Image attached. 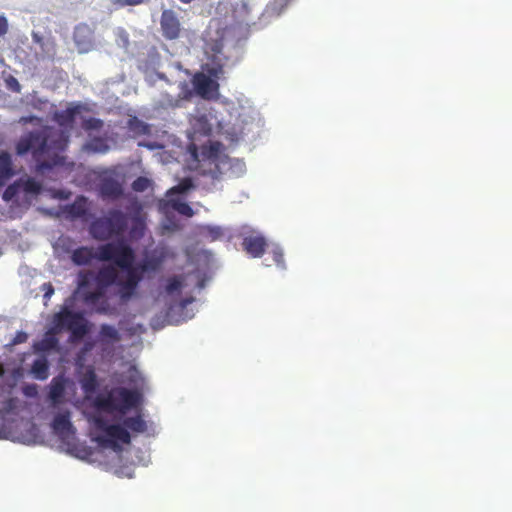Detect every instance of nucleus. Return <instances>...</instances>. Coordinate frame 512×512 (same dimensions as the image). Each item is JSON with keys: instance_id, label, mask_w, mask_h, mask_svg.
<instances>
[{"instance_id": "f257e3e1", "label": "nucleus", "mask_w": 512, "mask_h": 512, "mask_svg": "<svg viewBox=\"0 0 512 512\" xmlns=\"http://www.w3.org/2000/svg\"><path fill=\"white\" fill-rule=\"evenodd\" d=\"M69 137L61 129L43 126L23 135L16 143L15 150L19 156L31 153L36 162V171L44 172L61 165V153L68 145Z\"/></svg>"}, {"instance_id": "f03ea898", "label": "nucleus", "mask_w": 512, "mask_h": 512, "mask_svg": "<svg viewBox=\"0 0 512 512\" xmlns=\"http://www.w3.org/2000/svg\"><path fill=\"white\" fill-rule=\"evenodd\" d=\"M128 256L130 251L126 248V242L121 240L99 245L96 250L88 246L78 247L72 251L71 261L77 266L89 265L94 259L102 262L112 261L117 266H125Z\"/></svg>"}, {"instance_id": "7ed1b4c3", "label": "nucleus", "mask_w": 512, "mask_h": 512, "mask_svg": "<svg viewBox=\"0 0 512 512\" xmlns=\"http://www.w3.org/2000/svg\"><path fill=\"white\" fill-rule=\"evenodd\" d=\"M127 228V215L120 209H110L106 216L96 218L90 223L89 233L95 240L108 241L122 236Z\"/></svg>"}, {"instance_id": "20e7f679", "label": "nucleus", "mask_w": 512, "mask_h": 512, "mask_svg": "<svg viewBox=\"0 0 512 512\" xmlns=\"http://www.w3.org/2000/svg\"><path fill=\"white\" fill-rule=\"evenodd\" d=\"M141 398V393L137 390L117 387L111 389L106 395L98 396L95 399V406L108 413L126 414L140 404Z\"/></svg>"}, {"instance_id": "39448f33", "label": "nucleus", "mask_w": 512, "mask_h": 512, "mask_svg": "<svg viewBox=\"0 0 512 512\" xmlns=\"http://www.w3.org/2000/svg\"><path fill=\"white\" fill-rule=\"evenodd\" d=\"M126 248L130 251V256L127 257V265L117 266L126 274L125 279H118L116 286L118 287L117 294L122 302L129 301L135 294L139 283L143 278V272L148 267L146 264L134 266L135 252L132 247L126 243Z\"/></svg>"}, {"instance_id": "423d86ee", "label": "nucleus", "mask_w": 512, "mask_h": 512, "mask_svg": "<svg viewBox=\"0 0 512 512\" xmlns=\"http://www.w3.org/2000/svg\"><path fill=\"white\" fill-rule=\"evenodd\" d=\"M90 421L96 430L104 433V435H98L94 438L100 446L116 449L118 447L117 441L124 444L131 442L130 434L125 427L119 424H109L108 421L100 415L93 416Z\"/></svg>"}, {"instance_id": "0eeeda50", "label": "nucleus", "mask_w": 512, "mask_h": 512, "mask_svg": "<svg viewBox=\"0 0 512 512\" xmlns=\"http://www.w3.org/2000/svg\"><path fill=\"white\" fill-rule=\"evenodd\" d=\"M107 286L96 284L93 291H83L82 301L87 305L94 307V311L98 314H111L112 309L106 297Z\"/></svg>"}, {"instance_id": "6e6552de", "label": "nucleus", "mask_w": 512, "mask_h": 512, "mask_svg": "<svg viewBox=\"0 0 512 512\" xmlns=\"http://www.w3.org/2000/svg\"><path fill=\"white\" fill-rule=\"evenodd\" d=\"M162 36L167 40H175L180 37L182 25L178 14L172 9H164L160 17Z\"/></svg>"}, {"instance_id": "1a4fd4ad", "label": "nucleus", "mask_w": 512, "mask_h": 512, "mask_svg": "<svg viewBox=\"0 0 512 512\" xmlns=\"http://www.w3.org/2000/svg\"><path fill=\"white\" fill-rule=\"evenodd\" d=\"M98 191L103 200L115 201L124 195L123 184L111 175H104L100 178Z\"/></svg>"}, {"instance_id": "9d476101", "label": "nucleus", "mask_w": 512, "mask_h": 512, "mask_svg": "<svg viewBox=\"0 0 512 512\" xmlns=\"http://www.w3.org/2000/svg\"><path fill=\"white\" fill-rule=\"evenodd\" d=\"M73 38L79 53H87L94 47V31L88 24L77 25Z\"/></svg>"}, {"instance_id": "9b49d317", "label": "nucleus", "mask_w": 512, "mask_h": 512, "mask_svg": "<svg viewBox=\"0 0 512 512\" xmlns=\"http://www.w3.org/2000/svg\"><path fill=\"white\" fill-rule=\"evenodd\" d=\"M243 250L252 258H260L265 253L267 241L261 234H251L242 240Z\"/></svg>"}, {"instance_id": "f8f14e48", "label": "nucleus", "mask_w": 512, "mask_h": 512, "mask_svg": "<svg viewBox=\"0 0 512 512\" xmlns=\"http://www.w3.org/2000/svg\"><path fill=\"white\" fill-rule=\"evenodd\" d=\"M69 379L63 374L57 375L52 378L49 384L48 398L52 406L56 407L64 402L65 392Z\"/></svg>"}, {"instance_id": "ddd939ff", "label": "nucleus", "mask_w": 512, "mask_h": 512, "mask_svg": "<svg viewBox=\"0 0 512 512\" xmlns=\"http://www.w3.org/2000/svg\"><path fill=\"white\" fill-rule=\"evenodd\" d=\"M195 92L204 99H210L218 84L204 73H196L192 80Z\"/></svg>"}, {"instance_id": "4468645a", "label": "nucleus", "mask_w": 512, "mask_h": 512, "mask_svg": "<svg viewBox=\"0 0 512 512\" xmlns=\"http://www.w3.org/2000/svg\"><path fill=\"white\" fill-rule=\"evenodd\" d=\"M70 416V411L66 410L57 414L52 421L53 431L59 438L63 440L67 436L75 434V428L70 421Z\"/></svg>"}, {"instance_id": "2eb2a0df", "label": "nucleus", "mask_w": 512, "mask_h": 512, "mask_svg": "<svg viewBox=\"0 0 512 512\" xmlns=\"http://www.w3.org/2000/svg\"><path fill=\"white\" fill-rule=\"evenodd\" d=\"M94 279L96 284H99L101 286L110 287L112 285H116L119 279L117 265H103L96 272Z\"/></svg>"}, {"instance_id": "dca6fc26", "label": "nucleus", "mask_w": 512, "mask_h": 512, "mask_svg": "<svg viewBox=\"0 0 512 512\" xmlns=\"http://www.w3.org/2000/svg\"><path fill=\"white\" fill-rule=\"evenodd\" d=\"M134 213L131 217V228H130V236L133 239H140L144 236L146 224L145 219L142 216V206L135 201L133 203Z\"/></svg>"}, {"instance_id": "f3484780", "label": "nucleus", "mask_w": 512, "mask_h": 512, "mask_svg": "<svg viewBox=\"0 0 512 512\" xmlns=\"http://www.w3.org/2000/svg\"><path fill=\"white\" fill-rule=\"evenodd\" d=\"M68 330L74 339L83 338L89 331L88 322L83 313L72 311L70 321L68 323Z\"/></svg>"}, {"instance_id": "a211bd4d", "label": "nucleus", "mask_w": 512, "mask_h": 512, "mask_svg": "<svg viewBox=\"0 0 512 512\" xmlns=\"http://www.w3.org/2000/svg\"><path fill=\"white\" fill-rule=\"evenodd\" d=\"M85 109L84 105L77 103L70 105L67 109L54 114L55 121L63 127H71L75 118Z\"/></svg>"}, {"instance_id": "6ab92c4d", "label": "nucleus", "mask_w": 512, "mask_h": 512, "mask_svg": "<svg viewBox=\"0 0 512 512\" xmlns=\"http://www.w3.org/2000/svg\"><path fill=\"white\" fill-rule=\"evenodd\" d=\"M16 174L13 167L11 155L6 151L0 152V187L6 183Z\"/></svg>"}, {"instance_id": "aec40b11", "label": "nucleus", "mask_w": 512, "mask_h": 512, "mask_svg": "<svg viewBox=\"0 0 512 512\" xmlns=\"http://www.w3.org/2000/svg\"><path fill=\"white\" fill-rule=\"evenodd\" d=\"M57 331L51 329L48 331L42 340L36 342L33 347L36 352H49L55 350L58 347L59 341L55 336Z\"/></svg>"}, {"instance_id": "412c9836", "label": "nucleus", "mask_w": 512, "mask_h": 512, "mask_svg": "<svg viewBox=\"0 0 512 512\" xmlns=\"http://www.w3.org/2000/svg\"><path fill=\"white\" fill-rule=\"evenodd\" d=\"M66 213L72 218H83L88 213L87 199L84 196L77 199L66 207Z\"/></svg>"}, {"instance_id": "4be33fe9", "label": "nucleus", "mask_w": 512, "mask_h": 512, "mask_svg": "<svg viewBox=\"0 0 512 512\" xmlns=\"http://www.w3.org/2000/svg\"><path fill=\"white\" fill-rule=\"evenodd\" d=\"M81 388L87 394L94 393L98 388V380L95 371L88 369L80 379Z\"/></svg>"}, {"instance_id": "5701e85b", "label": "nucleus", "mask_w": 512, "mask_h": 512, "mask_svg": "<svg viewBox=\"0 0 512 512\" xmlns=\"http://www.w3.org/2000/svg\"><path fill=\"white\" fill-rule=\"evenodd\" d=\"M72 311L69 310L67 307H64L61 311L57 312L53 316V330L55 331H61L63 329L68 330V323L71 318Z\"/></svg>"}, {"instance_id": "b1692460", "label": "nucleus", "mask_w": 512, "mask_h": 512, "mask_svg": "<svg viewBox=\"0 0 512 512\" xmlns=\"http://www.w3.org/2000/svg\"><path fill=\"white\" fill-rule=\"evenodd\" d=\"M99 337L101 342L106 343H115L121 340L119 331L109 324H102L100 326Z\"/></svg>"}, {"instance_id": "393cba45", "label": "nucleus", "mask_w": 512, "mask_h": 512, "mask_svg": "<svg viewBox=\"0 0 512 512\" xmlns=\"http://www.w3.org/2000/svg\"><path fill=\"white\" fill-rule=\"evenodd\" d=\"M123 425L125 428L136 433H144L147 430L146 421L141 415L125 418L123 420Z\"/></svg>"}, {"instance_id": "a878e982", "label": "nucleus", "mask_w": 512, "mask_h": 512, "mask_svg": "<svg viewBox=\"0 0 512 512\" xmlns=\"http://www.w3.org/2000/svg\"><path fill=\"white\" fill-rule=\"evenodd\" d=\"M88 152L104 154L109 151V145L106 139L102 137H94L85 144Z\"/></svg>"}, {"instance_id": "bb28decb", "label": "nucleus", "mask_w": 512, "mask_h": 512, "mask_svg": "<svg viewBox=\"0 0 512 512\" xmlns=\"http://www.w3.org/2000/svg\"><path fill=\"white\" fill-rule=\"evenodd\" d=\"M20 187L27 194L38 195L42 191V184L32 177L20 178Z\"/></svg>"}, {"instance_id": "cd10ccee", "label": "nucleus", "mask_w": 512, "mask_h": 512, "mask_svg": "<svg viewBox=\"0 0 512 512\" xmlns=\"http://www.w3.org/2000/svg\"><path fill=\"white\" fill-rule=\"evenodd\" d=\"M49 366L45 359H37L33 362L31 372L38 380H45L48 378Z\"/></svg>"}, {"instance_id": "c85d7f7f", "label": "nucleus", "mask_w": 512, "mask_h": 512, "mask_svg": "<svg viewBox=\"0 0 512 512\" xmlns=\"http://www.w3.org/2000/svg\"><path fill=\"white\" fill-rule=\"evenodd\" d=\"M183 287H184V277L183 276H172L167 279L165 291L167 294L171 295L175 292H180Z\"/></svg>"}, {"instance_id": "c756f323", "label": "nucleus", "mask_w": 512, "mask_h": 512, "mask_svg": "<svg viewBox=\"0 0 512 512\" xmlns=\"http://www.w3.org/2000/svg\"><path fill=\"white\" fill-rule=\"evenodd\" d=\"M169 203L171 207L181 215H184L186 217H192L194 215L193 209L186 202H182L179 200H170Z\"/></svg>"}, {"instance_id": "7c9ffc66", "label": "nucleus", "mask_w": 512, "mask_h": 512, "mask_svg": "<svg viewBox=\"0 0 512 512\" xmlns=\"http://www.w3.org/2000/svg\"><path fill=\"white\" fill-rule=\"evenodd\" d=\"M152 184L153 182L151 179L145 176H139L132 182L131 188L133 191L141 193L149 189L152 186Z\"/></svg>"}, {"instance_id": "2f4dec72", "label": "nucleus", "mask_w": 512, "mask_h": 512, "mask_svg": "<svg viewBox=\"0 0 512 512\" xmlns=\"http://www.w3.org/2000/svg\"><path fill=\"white\" fill-rule=\"evenodd\" d=\"M103 125V121L95 117H89L87 119H84L82 122V128L87 132L99 131L102 129Z\"/></svg>"}, {"instance_id": "473e14b6", "label": "nucleus", "mask_w": 512, "mask_h": 512, "mask_svg": "<svg viewBox=\"0 0 512 512\" xmlns=\"http://www.w3.org/2000/svg\"><path fill=\"white\" fill-rule=\"evenodd\" d=\"M192 187H194L192 179L191 178H184L176 186L172 187L168 191V194H175V193L181 194V193H185L189 189H191Z\"/></svg>"}, {"instance_id": "72a5a7b5", "label": "nucleus", "mask_w": 512, "mask_h": 512, "mask_svg": "<svg viewBox=\"0 0 512 512\" xmlns=\"http://www.w3.org/2000/svg\"><path fill=\"white\" fill-rule=\"evenodd\" d=\"M91 276H92L91 272L81 273L79 275L78 287H77L76 292L80 295L81 298H82L83 291H89L87 288L90 285Z\"/></svg>"}, {"instance_id": "f704fd0d", "label": "nucleus", "mask_w": 512, "mask_h": 512, "mask_svg": "<svg viewBox=\"0 0 512 512\" xmlns=\"http://www.w3.org/2000/svg\"><path fill=\"white\" fill-rule=\"evenodd\" d=\"M20 188V182L18 180L10 184L3 192V199L7 202L11 201L19 193Z\"/></svg>"}, {"instance_id": "c9c22d12", "label": "nucleus", "mask_w": 512, "mask_h": 512, "mask_svg": "<svg viewBox=\"0 0 512 512\" xmlns=\"http://www.w3.org/2000/svg\"><path fill=\"white\" fill-rule=\"evenodd\" d=\"M148 1L149 0H110L116 7L139 6Z\"/></svg>"}, {"instance_id": "e433bc0d", "label": "nucleus", "mask_w": 512, "mask_h": 512, "mask_svg": "<svg viewBox=\"0 0 512 512\" xmlns=\"http://www.w3.org/2000/svg\"><path fill=\"white\" fill-rule=\"evenodd\" d=\"M205 231L211 241H215L223 236V230L217 226H207Z\"/></svg>"}, {"instance_id": "4c0bfd02", "label": "nucleus", "mask_w": 512, "mask_h": 512, "mask_svg": "<svg viewBox=\"0 0 512 512\" xmlns=\"http://www.w3.org/2000/svg\"><path fill=\"white\" fill-rule=\"evenodd\" d=\"M273 261L277 266L284 267V254L281 248L275 247L271 251Z\"/></svg>"}, {"instance_id": "58836bf2", "label": "nucleus", "mask_w": 512, "mask_h": 512, "mask_svg": "<svg viewBox=\"0 0 512 512\" xmlns=\"http://www.w3.org/2000/svg\"><path fill=\"white\" fill-rule=\"evenodd\" d=\"M28 340V334L24 331H18L14 338L11 341L12 345H18L21 343H25Z\"/></svg>"}, {"instance_id": "ea45409f", "label": "nucleus", "mask_w": 512, "mask_h": 512, "mask_svg": "<svg viewBox=\"0 0 512 512\" xmlns=\"http://www.w3.org/2000/svg\"><path fill=\"white\" fill-rule=\"evenodd\" d=\"M42 290L44 291L43 298L45 300H49L51 296L54 294V287L50 282L44 283L42 285Z\"/></svg>"}, {"instance_id": "a19ab883", "label": "nucleus", "mask_w": 512, "mask_h": 512, "mask_svg": "<svg viewBox=\"0 0 512 512\" xmlns=\"http://www.w3.org/2000/svg\"><path fill=\"white\" fill-rule=\"evenodd\" d=\"M8 32V21L5 16L0 15V36H4Z\"/></svg>"}, {"instance_id": "79ce46f5", "label": "nucleus", "mask_w": 512, "mask_h": 512, "mask_svg": "<svg viewBox=\"0 0 512 512\" xmlns=\"http://www.w3.org/2000/svg\"><path fill=\"white\" fill-rule=\"evenodd\" d=\"M24 393L27 396H34L37 394V387L36 385H29L24 388Z\"/></svg>"}, {"instance_id": "37998d69", "label": "nucleus", "mask_w": 512, "mask_h": 512, "mask_svg": "<svg viewBox=\"0 0 512 512\" xmlns=\"http://www.w3.org/2000/svg\"><path fill=\"white\" fill-rule=\"evenodd\" d=\"M34 121H40V119L36 116H28V117H22L20 119V122L23 123V124H27V123H32Z\"/></svg>"}, {"instance_id": "c03bdc74", "label": "nucleus", "mask_w": 512, "mask_h": 512, "mask_svg": "<svg viewBox=\"0 0 512 512\" xmlns=\"http://www.w3.org/2000/svg\"><path fill=\"white\" fill-rule=\"evenodd\" d=\"M119 36L123 39L126 45L129 43L128 33L124 29H119Z\"/></svg>"}, {"instance_id": "a18cd8bd", "label": "nucleus", "mask_w": 512, "mask_h": 512, "mask_svg": "<svg viewBox=\"0 0 512 512\" xmlns=\"http://www.w3.org/2000/svg\"><path fill=\"white\" fill-rule=\"evenodd\" d=\"M193 301V298H185V299H182L181 302H180V306L182 308H185L188 304H190L191 302Z\"/></svg>"}, {"instance_id": "49530a36", "label": "nucleus", "mask_w": 512, "mask_h": 512, "mask_svg": "<svg viewBox=\"0 0 512 512\" xmlns=\"http://www.w3.org/2000/svg\"><path fill=\"white\" fill-rule=\"evenodd\" d=\"M181 3L183 4H190L191 2H193L194 0H179Z\"/></svg>"}, {"instance_id": "de8ad7c7", "label": "nucleus", "mask_w": 512, "mask_h": 512, "mask_svg": "<svg viewBox=\"0 0 512 512\" xmlns=\"http://www.w3.org/2000/svg\"><path fill=\"white\" fill-rule=\"evenodd\" d=\"M209 72H210V74H212V75H214V76H217V72H216V70H210Z\"/></svg>"}]
</instances>
